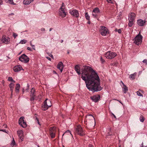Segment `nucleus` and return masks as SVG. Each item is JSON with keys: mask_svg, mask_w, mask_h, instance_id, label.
<instances>
[{"mask_svg": "<svg viewBox=\"0 0 147 147\" xmlns=\"http://www.w3.org/2000/svg\"><path fill=\"white\" fill-rule=\"evenodd\" d=\"M81 72V77L85 81L86 87L90 91L94 92L102 89L100 85L99 77L92 68L88 66H84Z\"/></svg>", "mask_w": 147, "mask_h": 147, "instance_id": "1", "label": "nucleus"}, {"mask_svg": "<svg viewBox=\"0 0 147 147\" xmlns=\"http://www.w3.org/2000/svg\"><path fill=\"white\" fill-rule=\"evenodd\" d=\"M117 55L116 53L110 51H107L104 55L105 57L109 59H112Z\"/></svg>", "mask_w": 147, "mask_h": 147, "instance_id": "2", "label": "nucleus"}, {"mask_svg": "<svg viewBox=\"0 0 147 147\" xmlns=\"http://www.w3.org/2000/svg\"><path fill=\"white\" fill-rule=\"evenodd\" d=\"M100 34L102 36H105L109 34V32L107 28L105 26H101L99 29Z\"/></svg>", "mask_w": 147, "mask_h": 147, "instance_id": "3", "label": "nucleus"}, {"mask_svg": "<svg viewBox=\"0 0 147 147\" xmlns=\"http://www.w3.org/2000/svg\"><path fill=\"white\" fill-rule=\"evenodd\" d=\"M51 106V101L48 99H46L45 101L44 104L42 106V109L44 111L47 110L49 107Z\"/></svg>", "mask_w": 147, "mask_h": 147, "instance_id": "4", "label": "nucleus"}, {"mask_svg": "<svg viewBox=\"0 0 147 147\" xmlns=\"http://www.w3.org/2000/svg\"><path fill=\"white\" fill-rule=\"evenodd\" d=\"M143 37L140 34V33L137 35L134 39V43L138 45L141 44L142 42Z\"/></svg>", "mask_w": 147, "mask_h": 147, "instance_id": "5", "label": "nucleus"}, {"mask_svg": "<svg viewBox=\"0 0 147 147\" xmlns=\"http://www.w3.org/2000/svg\"><path fill=\"white\" fill-rule=\"evenodd\" d=\"M75 132L80 136H83L85 134L82 128L80 125H78L76 128Z\"/></svg>", "mask_w": 147, "mask_h": 147, "instance_id": "6", "label": "nucleus"}, {"mask_svg": "<svg viewBox=\"0 0 147 147\" xmlns=\"http://www.w3.org/2000/svg\"><path fill=\"white\" fill-rule=\"evenodd\" d=\"M19 59L20 61L26 63H28L29 61L28 57L24 54L20 56Z\"/></svg>", "mask_w": 147, "mask_h": 147, "instance_id": "7", "label": "nucleus"}, {"mask_svg": "<svg viewBox=\"0 0 147 147\" xmlns=\"http://www.w3.org/2000/svg\"><path fill=\"white\" fill-rule=\"evenodd\" d=\"M24 117H21L19 120V124L23 128H25L27 126L26 122L24 121Z\"/></svg>", "mask_w": 147, "mask_h": 147, "instance_id": "8", "label": "nucleus"}, {"mask_svg": "<svg viewBox=\"0 0 147 147\" xmlns=\"http://www.w3.org/2000/svg\"><path fill=\"white\" fill-rule=\"evenodd\" d=\"M99 14V9L98 7L94 8L92 11V15L94 18H97Z\"/></svg>", "mask_w": 147, "mask_h": 147, "instance_id": "9", "label": "nucleus"}, {"mask_svg": "<svg viewBox=\"0 0 147 147\" xmlns=\"http://www.w3.org/2000/svg\"><path fill=\"white\" fill-rule=\"evenodd\" d=\"M17 132L18 135L20 139L19 141L22 142L23 140L24 139L23 131L22 130H20L17 131Z\"/></svg>", "mask_w": 147, "mask_h": 147, "instance_id": "10", "label": "nucleus"}, {"mask_svg": "<svg viewBox=\"0 0 147 147\" xmlns=\"http://www.w3.org/2000/svg\"><path fill=\"white\" fill-rule=\"evenodd\" d=\"M69 13L74 17L78 18L79 17V14L78 11L76 9L70 10Z\"/></svg>", "mask_w": 147, "mask_h": 147, "instance_id": "11", "label": "nucleus"}, {"mask_svg": "<svg viewBox=\"0 0 147 147\" xmlns=\"http://www.w3.org/2000/svg\"><path fill=\"white\" fill-rule=\"evenodd\" d=\"M59 15L62 18L65 17L66 15V12L65 11L63 8L62 7H61L59 9Z\"/></svg>", "mask_w": 147, "mask_h": 147, "instance_id": "12", "label": "nucleus"}, {"mask_svg": "<svg viewBox=\"0 0 147 147\" xmlns=\"http://www.w3.org/2000/svg\"><path fill=\"white\" fill-rule=\"evenodd\" d=\"M92 100L95 102H98L100 98V96L99 95H96L91 96L90 97Z\"/></svg>", "mask_w": 147, "mask_h": 147, "instance_id": "13", "label": "nucleus"}, {"mask_svg": "<svg viewBox=\"0 0 147 147\" xmlns=\"http://www.w3.org/2000/svg\"><path fill=\"white\" fill-rule=\"evenodd\" d=\"M136 15L134 13H131L128 15V20L134 21Z\"/></svg>", "mask_w": 147, "mask_h": 147, "instance_id": "14", "label": "nucleus"}, {"mask_svg": "<svg viewBox=\"0 0 147 147\" xmlns=\"http://www.w3.org/2000/svg\"><path fill=\"white\" fill-rule=\"evenodd\" d=\"M13 69L15 72H18L21 70H23V69L20 65H18L14 67Z\"/></svg>", "mask_w": 147, "mask_h": 147, "instance_id": "15", "label": "nucleus"}, {"mask_svg": "<svg viewBox=\"0 0 147 147\" xmlns=\"http://www.w3.org/2000/svg\"><path fill=\"white\" fill-rule=\"evenodd\" d=\"M2 41L3 43H4L6 44H7L10 41V38H7L6 36H3L2 39Z\"/></svg>", "mask_w": 147, "mask_h": 147, "instance_id": "16", "label": "nucleus"}, {"mask_svg": "<svg viewBox=\"0 0 147 147\" xmlns=\"http://www.w3.org/2000/svg\"><path fill=\"white\" fill-rule=\"evenodd\" d=\"M146 22V21H144L141 19L138 20L137 21L138 24L140 26H143Z\"/></svg>", "mask_w": 147, "mask_h": 147, "instance_id": "17", "label": "nucleus"}, {"mask_svg": "<svg viewBox=\"0 0 147 147\" xmlns=\"http://www.w3.org/2000/svg\"><path fill=\"white\" fill-rule=\"evenodd\" d=\"M57 67L60 70L61 72H62L63 68V64L62 62H60L58 63L57 65Z\"/></svg>", "mask_w": 147, "mask_h": 147, "instance_id": "18", "label": "nucleus"}, {"mask_svg": "<svg viewBox=\"0 0 147 147\" xmlns=\"http://www.w3.org/2000/svg\"><path fill=\"white\" fill-rule=\"evenodd\" d=\"M75 69L76 72L79 75L80 74V67L78 65H76L75 67Z\"/></svg>", "mask_w": 147, "mask_h": 147, "instance_id": "19", "label": "nucleus"}, {"mask_svg": "<svg viewBox=\"0 0 147 147\" xmlns=\"http://www.w3.org/2000/svg\"><path fill=\"white\" fill-rule=\"evenodd\" d=\"M123 84V91L124 93H126V92L128 91V89L127 87L122 82Z\"/></svg>", "mask_w": 147, "mask_h": 147, "instance_id": "20", "label": "nucleus"}, {"mask_svg": "<svg viewBox=\"0 0 147 147\" xmlns=\"http://www.w3.org/2000/svg\"><path fill=\"white\" fill-rule=\"evenodd\" d=\"M49 132L53 133H55L56 132V128L53 127H51L49 128Z\"/></svg>", "mask_w": 147, "mask_h": 147, "instance_id": "21", "label": "nucleus"}, {"mask_svg": "<svg viewBox=\"0 0 147 147\" xmlns=\"http://www.w3.org/2000/svg\"><path fill=\"white\" fill-rule=\"evenodd\" d=\"M34 0H24L23 1V3L25 5H28Z\"/></svg>", "mask_w": 147, "mask_h": 147, "instance_id": "22", "label": "nucleus"}, {"mask_svg": "<svg viewBox=\"0 0 147 147\" xmlns=\"http://www.w3.org/2000/svg\"><path fill=\"white\" fill-rule=\"evenodd\" d=\"M20 88V84H17L16 85L15 90L16 92V93H18L19 92V89Z\"/></svg>", "mask_w": 147, "mask_h": 147, "instance_id": "23", "label": "nucleus"}, {"mask_svg": "<svg viewBox=\"0 0 147 147\" xmlns=\"http://www.w3.org/2000/svg\"><path fill=\"white\" fill-rule=\"evenodd\" d=\"M136 75V73H135L133 74H131L129 76V78L130 79L134 80L135 79V76Z\"/></svg>", "mask_w": 147, "mask_h": 147, "instance_id": "24", "label": "nucleus"}, {"mask_svg": "<svg viewBox=\"0 0 147 147\" xmlns=\"http://www.w3.org/2000/svg\"><path fill=\"white\" fill-rule=\"evenodd\" d=\"M30 92H31V96H35V95L34 94L35 90L33 88H32Z\"/></svg>", "mask_w": 147, "mask_h": 147, "instance_id": "25", "label": "nucleus"}, {"mask_svg": "<svg viewBox=\"0 0 147 147\" xmlns=\"http://www.w3.org/2000/svg\"><path fill=\"white\" fill-rule=\"evenodd\" d=\"M133 21L129 20V23H128V25L129 27L132 26L133 24Z\"/></svg>", "mask_w": 147, "mask_h": 147, "instance_id": "26", "label": "nucleus"}, {"mask_svg": "<svg viewBox=\"0 0 147 147\" xmlns=\"http://www.w3.org/2000/svg\"><path fill=\"white\" fill-rule=\"evenodd\" d=\"M85 16L87 20H90V16L87 12H86L85 13Z\"/></svg>", "mask_w": 147, "mask_h": 147, "instance_id": "27", "label": "nucleus"}, {"mask_svg": "<svg viewBox=\"0 0 147 147\" xmlns=\"http://www.w3.org/2000/svg\"><path fill=\"white\" fill-rule=\"evenodd\" d=\"M140 120L141 122H143L144 120V118L142 115L140 116Z\"/></svg>", "mask_w": 147, "mask_h": 147, "instance_id": "28", "label": "nucleus"}, {"mask_svg": "<svg viewBox=\"0 0 147 147\" xmlns=\"http://www.w3.org/2000/svg\"><path fill=\"white\" fill-rule=\"evenodd\" d=\"M26 40L24 39H23L21 40L20 42L19 43H21V44H24L26 43Z\"/></svg>", "mask_w": 147, "mask_h": 147, "instance_id": "29", "label": "nucleus"}, {"mask_svg": "<svg viewBox=\"0 0 147 147\" xmlns=\"http://www.w3.org/2000/svg\"><path fill=\"white\" fill-rule=\"evenodd\" d=\"M14 86V84L11 83L9 85V86L10 88H13Z\"/></svg>", "mask_w": 147, "mask_h": 147, "instance_id": "30", "label": "nucleus"}, {"mask_svg": "<svg viewBox=\"0 0 147 147\" xmlns=\"http://www.w3.org/2000/svg\"><path fill=\"white\" fill-rule=\"evenodd\" d=\"M55 134L51 132H50V133L51 137L52 138H53L55 137Z\"/></svg>", "mask_w": 147, "mask_h": 147, "instance_id": "31", "label": "nucleus"}, {"mask_svg": "<svg viewBox=\"0 0 147 147\" xmlns=\"http://www.w3.org/2000/svg\"><path fill=\"white\" fill-rule=\"evenodd\" d=\"M30 46L32 47V49H33L34 50H35V46L34 45H33L32 44V41H30Z\"/></svg>", "mask_w": 147, "mask_h": 147, "instance_id": "32", "label": "nucleus"}, {"mask_svg": "<svg viewBox=\"0 0 147 147\" xmlns=\"http://www.w3.org/2000/svg\"><path fill=\"white\" fill-rule=\"evenodd\" d=\"M16 144V142L15 140H14L13 138V140L12 141V142L11 144V145L13 146Z\"/></svg>", "mask_w": 147, "mask_h": 147, "instance_id": "33", "label": "nucleus"}, {"mask_svg": "<svg viewBox=\"0 0 147 147\" xmlns=\"http://www.w3.org/2000/svg\"><path fill=\"white\" fill-rule=\"evenodd\" d=\"M109 131L108 132V135L111 136L112 135V131H111V128H110L109 129Z\"/></svg>", "mask_w": 147, "mask_h": 147, "instance_id": "34", "label": "nucleus"}, {"mask_svg": "<svg viewBox=\"0 0 147 147\" xmlns=\"http://www.w3.org/2000/svg\"><path fill=\"white\" fill-rule=\"evenodd\" d=\"M8 1L9 3L12 5H15V4L14 3L13 0H8Z\"/></svg>", "mask_w": 147, "mask_h": 147, "instance_id": "35", "label": "nucleus"}, {"mask_svg": "<svg viewBox=\"0 0 147 147\" xmlns=\"http://www.w3.org/2000/svg\"><path fill=\"white\" fill-rule=\"evenodd\" d=\"M100 61L102 63H104L105 62V60L102 58V56L100 57Z\"/></svg>", "mask_w": 147, "mask_h": 147, "instance_id": "36", "label": "nucleus"}, {"mask_svg": "<svg viewBox=\"0 0 147 147\" xmlns=\"http://www.w3.org/2000/svg\"><path fill=\"white\" fill-rule=\"evenodd\" d=\"M107 2L109 3H113L114 2L113 0H107Z\"/></svg>", "mask_w": 147, "mask_h": 147, "instance_id": "37", "label": "nucleus"}, {"mask_svg": "<svg viewBox=\"0 0 147 147\" xmlns=\"http://www.w3.org/2000/svg\"><path fill=\"white\" fill-rule=\"evenodd\" d=\"M137 94L138 96H142V94L139 91H137Z\"/></svg>", "mask_w": 147, "mask_h": 147, "instance_id": "38", "label": "nucleus"}, {"mask_svg": "<svg viewBox=\"0 0 147 147\" xmlns=\"http://www.w3.org/2000/svg\"><path fill=\"white\" fill-rule=\"evenodd\" d=\"M69 133V134H70L72 136V134H71V132L69 130H67V131H66L65 132V133L63 134V136L64 135V134H65L66 133Z\"/></svg>", "mask_w": 147, "mask_h": 147, "instance_id": "39", "label": "nucleus"}, {"mask_svg": "<svg viewBox=\"0 0 147 147\" xmlns=\"http://www.w3.org/2000/svg\"><path fill=\"white\" fill-rule=\"evenodd\" d=\"M8 80L9 81H12L13 80V78L11 77H9L8 78Z\"/></svg>", "mask_w": 147, "mask_h": 147, "instance_id": "40", "label": "nucleus"}, {"mask_svg": "<svg viewBox=\"0 0 147 147\" xmlns=\"http://www.w3.org/2000/svg\"><path fill=\"white\" fill-rule=\"evenodd\" d=\"M13 36L14 37V38H15L18 36V35L15 33H13Z\"/></svg>", "mask_w": 147, "mask_h": 147, "instance_id": "41", "label": "nucleus"}, {"mask_svg": "<svg viewBox=\"0 0 147 147\" xmlns=\"http://www.w3.org/2000/svg\"><path fill=\"white\" fill-rule=\"evenodd\" d=\"M35 96H31V97L30 98V100L32 101H33L34 100V97Z\"/></svg>", "mask_w": 147, "mask_h": 147, "instance_id": "42", "label": "nucleus"}, {"mask_svg": "<svg viewBox=\"0 0 147 147\" xmlns=\"http://www.w3.org/2000/svg\"><path fill=\"white\" fill-rule=\"evenodd\" d=\"M27 49L28 50L30 51H32V49L30 47H28L27 48Z\"/></svg>", "mask_w": 147, "mask_h": 147, "instance_id": "43", "label": "nucleus"}, {"mask_svg": "<svg viewBox=\"0 0 147 147\" xmlns=\"http://www.w3.org/2000/svg\"><path fill=\"white\" fill-rule=\"evenodd\" d=\"M143 62L144 63L147 64V60L146 59H145L143 60Z\"/></svg>", "mask_w": 147, "mask_h": 147, "instance_id": "44", "label": "nucleus"}, {"mask_svg": "<svg viewBox=\"0 0 147 147\" xmlns=\"http://www.w3.org/2000/svg\"><path fill=\"white\" fill-rule=\"evenodd\" d=\"M117 32L119 33L120 34L121 32V29H119L117 30Z\"/></svg>", "mask_w": 147, "mask_h": 147, "instance_id": "45", "label": "nucleus"}, {"mask_svg": "<svg viewBox=\"0 0 147 147\" xmlns=\"http://www.w3.org/2000/svg\"><path fill=\"white\" fill-rule=\"evenodd\" d=\"M13 88H10V90L11 92V94H12V93L13 92Z\"/></svg>", "mask_w": 147, "mask_h": 147, "instance_id": "46", "label": "nucleus"}, {"mask_svg": "<svg viewBox=\"0 0 147 147\" xmlns=\"http://www.w3.org/2000/svg\"><path fill=\"white\" fill-rule=\"evenodd\" d=\"M46 58L49 60L51 61V59L49 57H47Z\"/></svg>", "mask_w": 147, "mask_h": 147, "instance_id": "47", "label": "nucleus"}, {"mask_svg": "<svg viewBox=\"0 0 147 147\" xmlns=\"http://www.w3.org/2000/svg\"><path fill=\"white\" fill-rule=\"evenodd\" d=\"M36 119L37 120V123H38V124L39 125H40V123H39V121H38V119L37 118H36Z\"/></svg>", "mask_w": 147, "mask_h": 147, "instance_id": "48", "label": "nucleus"}, {"mask_svg": "<svg viewBox=\"0 0 147 147\" xmlns=\"http://www.w3.org/2000/svg\"><path fill=\"white\" fill-rule=\"evenodd\" d=\"M51 57V58H53V55L51 54H50V55H49Z\"/></svg>", "mask_w": 147, "mask_h": 147, "instance_id": "49", "label": "nucleus"}, {"mask_svg": "<svg viewBox=\"0 0 147 147\" xmlns=\"http://www.w3.org/2000/svg\"><path fill=\"white\" fill-rule=\"evenodd\" d=\"M41 30L42 31H45V29L44 28H42L41 29Z\"/></svg>", "mask_w": 147, "mask_h": 147, "instance_id": "50", "label": "nucleus"}, {"mask_svg": "<svg viewBox=\"0 0 147 147\" xmlns=\"http://www.w3.org/2000/svg\"><path fill=\"white\" fill-rule=\"evenodd\" d=\"M53 74H57V72L53 70Z\"/></svg>", "mask_w": 147, "mask_h": 147, "instance_id": "51", "label": "nucleus"}, {"mask_svg": "<svg viewBox=\"0 0 147 147\" xmlns=\"http://www.w3.org/2000/svg\"><path fill=\"white\" fill-rule=\"evenodd\" d=\"M14 13H11L9 14V15H14Z\"/></svg>", "mask_w": 147, "mask_h": 147, "instance_id": "52", "label": "nucleus"}, {"mask_svg": "<svg viewBox=\"0 0 147 147\" xmlns=\"http://www.w3.org/2000/svg\"><path fill=\"white\" fill-rule=\"evenodd\" d=\"M2 3V0H0V5H1Z\"/></svg>", "mask_w": 147, "mask_h": 147, "instance_id": "53", "label": "nucleus"}, {"mask_svg": "<svg viewBox=\"0 0 147 147\" xmlns=\"http://www.w3.org/2000/svg\"><path fill=\"white\" fill-rule=\"evenodd\" d=\"M88 147H93V146L92 144H89Z\"/></svg>", "mask_w": 147, "mask_h": 147, "instance_id": "54", "label": "nucleus"}, {"mask_svg": "<svg viewBox=\"0 0 147 147\" xmlns=\"http://www.w3.org/2000/svg\"><path fill=\"white\" fill-rule=\"evenodd\" d=\"M117 100L122 105H123L122 103V102L121 101H119V100Z\"/></svg>", "mask_w": 147, "mask_h": 147, "instance_id": "55", "label": "nucleus"}, {"mask_svg": "<svg viewBox=\"0 0 147 147\" xmlns=\"http://www.w3.org/2000/svg\"><path fill=\"white\" fill-rule=\"evenodd\" d=\"M143 142H142V146L141 147H146V146H145V147H144L143 146Z\"/></svg>", "mask_w": 147, "mask_h": 147, "instance_id": "56", "label": "nucleus"}, {"mask_svg": "<svg viewBox=\"0 0 147 147\" xmlns=\"http://www.w3.org/2000/svg\"><path fill=\"white\" fill-rule=\"evenodd\" d=\"M89 116H91L94 119V117H93V116L92 115H89Z\"/></svg>", "mask_w": 147, "mask_h": 147, "instance_id": "57", "label": "nucleus"}, {"mask_svg": "<svg viewBox=\"0 0 147 147\" xmlns=\"http://www.w3.org/2000/svg\"><path fill=\"white\" fill-rule=\"evenodd\" d=\"M112 115H113V117H114L115 118H116V117L115 116V115L113 114V113H112Z\"/></svg>", "mask_w": 147, "mask_h": 147, "instance_id": "58", "label": "nucleus"}, {"mask_svg": "<svg viewBox=\"0 0 147 147\" xmlns=\"http://www.w3.org/2000/svg\"><path fill=\"white\" fill-rule=\"evenodd\" d=\"M53 29V28H50L49 29V31H51V30Z\"/></svg>", "mask_w": 147, "mask_h": 147, "instance_id": "59", "label": "nucleus"}, {"mask_svg": "<svg viewBox=\"0 0 147 147\" xmlns=\"http://www.w3.org/2000/svg\"><path fill=\"white\" fill-rule=\"evenodd\" d=\"M64 5V3H62V6L61 7H62V8H63V6Z\"/></svg>", "mask_w": 147, "mask_h": 147, "instance_id": "60", "label": "nucleus"}, {"mask_svg": "<svg viewBox=\"0 0 147 147\" xmlns=\"http://www.w3.org/2000/svg\"><path fill=\"white\" fill-rule=\"evenodd\" d=\"M63 40H61V43H62L63 42Z\"/></svg>", "mask_w": 147, "mask_h": 147, "instance_id": "61", "label": "nucleus"}, {"mask_svg": "<svg viewBox=\"0 0 147 147\" xmlns=\"http://www.w3.org/2000/svg\"><path fill=\"white\" fill-rule=\"evenodd\" d=\"M2 131L3 132H5V129L3 130H2Z\"/></svg>", "mask_w": 147, "mask_h": 147, "instance_id": "62", "label": "nucleus"}, {"mask_svg": "<svg viewBox=\"0 0 147 147\" xmlns=\"http://www.w3.org/2000/svg\"><path fill=\"white\" fill-rule=\"evenodd\" d=\"M88 24H90V22L89 21L88 22Z\"/></svg>", "mask_w": 147, "mask_h": 147, "instance_id": "63", "label": "nucleus"}, {"mask_svg": "<svg viewBox=\"0 0 147 147\" xmlns=\"http://www.w3.org/2000/svg\"><path fill=\"white\" fill-rule=\"evenodd\" d=\"M12 81L14 83L15 82V81L14 80H13Z\"/></svg>", "mask_w": 147, "mask_h": 147, "instance_id": "64", "label": "nucleus"}]
</instances>
